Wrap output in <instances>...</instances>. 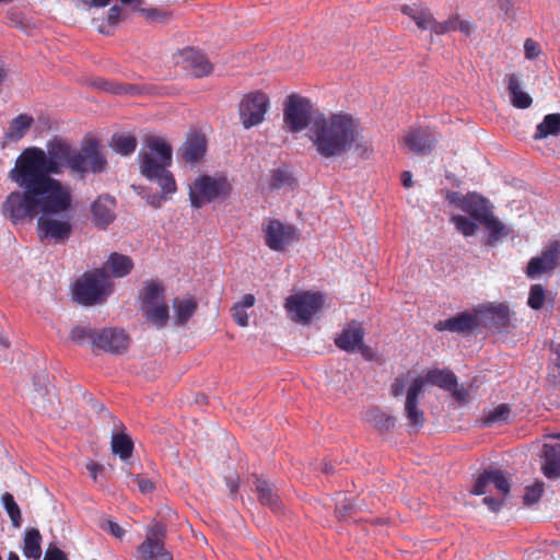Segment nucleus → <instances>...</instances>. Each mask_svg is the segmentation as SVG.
<instances>
[{"label":"nucleus","mask_w":560,"mask_h":560,"mask_svg":"<svg viewBox=\"0 0 560 560\" xmlns=\"http://www.w3.org/2000/svg\"><path fill=\"white\" fill-rule=\"evenodd\" d=\"M73 153L74 148L60 137L50 139L46 150L24 149L9 173L21 191H12L5 198L1 208L3 217L16 224L33 217L38 208L45 213L70 211L71 189L52 175L62 174L65 168L71 171Z\"/></svg>","instance_id":"nucleus-1"},{"label":"nucleus","mask_w":560,"mask_h":560,"mask_svg":"<svg viewBox=\"0 0 560 560\" xmlns=\"http://www.w3.org/2000/svg\"><path fill=\"white\" fill-rule=\"evenodd\" d=\"M359 131V122L351 114H318L313 118L307 137L320 158L336 160L348 154L358 139Z\"/></svg>","instance_id":"nucleus-2"},{"label":"nucleus","mask_w":560,"mask_h":560,"mask_svg":"<svg viewBox=\"0 0 560 560\" xmlns=\"http://www.w3.org/2000/svg\"><path fill=\"white\" fill-rule=\"evenodd\" d=\"M138 160L141 174L149 180H155L163 196L176 191L175 178L167 170L173 161V150L168 142L161 137H148Z\"/></svg>","instance_id":"nucleus-3"},{"label":"nucleus","mask_w":560,"mask_h":560,"mask_svg":"<svg viewBox=\"0 0 560 560\" xmlns=\"http://www.w3.org/2000/svg\"><path fill=\"white\" fill-rule=\"evenodd\" d=\"M406 392L404 415L407 420L409 433H418L425 423V413L420 408V399L424 393L422 382H410L406 389L405 377H396L390 385V394L394 397L401 396Z\"/></svg>","instance_id":"nucleus-4"},{"label":"nucleus","mask_w":560,"mask_h":560,"mask_svg":"<svg viewBox=\"0 0 560 560\" xmlns=\"http://www.w3.org/2000/svg\"><path fill=\"white\" fill-rule=\"evenodd\" d=\"M232 192V185L224 175H199L189 187L191 207L200 209L215 200H224Z\"/></svg>","instance_id":"nucleus-5"},{"label":"nucleus","mask_w":560,"mask_h":560,"mask_svg":"<svg viewBox=\"0 0 560 560\" xmlns=\"http://www.w3.org/2000/svg\"><path fill=\"white\" fill-rule=\"evenodd\" d=\"M107 164V159L100 141L95 138H90L84 140L80 149L74 148L70 173L83 179L89 173H104Z\"/></svg>","instance_id":"nucleus-6"},{"label":"nucleus","mask_w":560,"mask_h":560,"mask_svg":"<svg viewBox=\"0 0 560 560\" xmlns=\"http://www.w3.org/2000/svg\"><path fill=\"white\" fill-rule=\"evenodd\" d=\"M324 303L323 293L303 291L288 296L283 306L292 322L307 325L320 312Z\"/></svg>","instance_id":"nucleus-7"},{"label":"nucleus","mask_w":560,"mask_h":560,"mask_svg":"<svg viewBox=\"0 0 560 560\" xmlns=\"http://www.w3.org/2000/svg\"><path fill=\"white\" fill-rule=\"evenodd\" d=\"M112 291L108 277L103 270L85 272L74 287V296L83 305L100 303Z\"/></svg>","instance_id":"nucleus-8"},{"label":"nucleus","mask_w":560,"mask_h":560,"mask_svg":"<svg viewBox=\"0 0 560 560\" xmlns=\"http://www.w3.org/2000/svg\"><path fill=\"white\" fill-rule=\"evenodd\" d=\"M38 212L43 213L37 221V229L40 238L51 240L55 244L67 243L73 229L72 217L67 214L68 211L45 213L40 208H38L33 217H27L26 219L35 218Z\"/></svg>","instance_id":"nucleus-9"},{"label":"nucleus","mask_w":560,"mask_h":560,"mask_svg":"<svg viewBox=\"0 0 560 560\" xmlns=\"http://www.w3.org/2000/svg\"><path fill=\"white\" fill-rule=\"evenodd\" d=\"M313 105L311 101L299 94L288 96L283 109V122L288 131L298 133L311 126Z\"/></svg>","instance_id":"nucleus-10"},{"label":"nucleus","mask_w":560,"mask_h":560,"mask_svg":"<svg viewBox=\"0 0 560 560\" xmlns=\"http://www.w3.org/2000/svg\"><path fill=\"white\" fill-rule=\"evenodd\" d=\"M270 101L266 93H246L238 104L240 120L245 129L260 125L269 109Z\"/></svg>","instance_id":"nucleus-11"},{"label":"nucleus","mask_w":560,"mask_h":560,"mask_svg":"<svg viewBox=\"0 0 560 560\" xmlns=\"http://www.w3.org/2000/svg\"><path fill=\"white\" fill-rule=\"evenodd\" d=\"M166 527L156 522L147 532L145 539L137 548L138 560H173V556L165 549Z\"/></svg>","instance_id":"nucleus-12"},{"label":"nucleus","mask_w":560,"mask_h":560,"mask_svg":"<svg viewBox=\"0 0 560 560\" xmlns=\"http://www.w3.org/2000/svg\"><path fill=\"white\" fill-rule=\"evenodd\" d=\"M265 244L275 252H283L288 246L299 241L296 228L285 224L278 219L268 220L262 224Z\"/></svg>","instance_id":"nucleus-13"},{"label":"nucleus","mask_w":560,"mask_h":560,"mask_svg":"<svg viewBox=\"0 0 560 560\" xmlns=\"http://www.w3.org/2000/svg\"><path fill=\"white\" fill-rule=\"evenodd\" d=\"M560 266V241H553L527 264L526 276L530 279L549 273Z\"/></svg>","instance_id":"nucleus-14"},{"label":"nucleus","mask_w":560,"mask_h":560,"mask_svg":"<svg viewBox=\"0 0 560 560\" xmlns=\"http://www.w3.org/2000/svg\"><path fill=\"white\" fill-rule=\"evenodd\" d=\"M129 347V337L122 329H97L93 339V350H102L113 354H121Z\"/></svg>","instance_id":"nucleus-15"},{"label":"nucleus","mask_w":560,"mask_h":560,"mask_svg":"<svg viewBox=\"0 0 560 560\" xmlns=\"http://www.w3.org/2000/svg\"><path fill=\"white\" fill-rule=\"evenodd\" d=\"M479 318V325L493 327L495 329H506L511 325V312L505 304L480 305L476 308Z\"/></svg>","instance_id":"nucleus-16"},{"label":"nucleus","mask_w":560,"mask_h":560,"mask_svg":"<svg viewBox=\"0 0 560 560\" xmlns=\"http://www.w3.org/2000/svg\"><path fill=\"white\" fill-rule=\"evenodd\" d=\"M364 330L362 325L357 322H351L335 338V345L347 352H354L361 350L362 354L366 358L369 349L363 346Z\"/></svg>","instance_id":"nucleus-17"},{"label":"nucleus","mask_w":560,"mask_h":560,"mask_svg":"<svg viewBox=\"0 0 560 560\" xmlns=\"http://www.w3.org/2000/svg\"><path fill=\"white\" fill-rule=\"evenodd\" d=\"M493 485L498 489L502 497L509 494L511 483L503 471L499 469L485 470L476 479L472 490L470 491L475 495H482L488 492V487Z\"/></svg>","instance_id":"nucleus-18"},{"label":"nucleus","mask_w":560,"mask_h":560,"mask_svg":"<svg viewBox=\"0 0 560 560\" xmlns=\"http://www.w3.org/2000/svg\"><path fill=\"white\" fill-rule=\"evenodd\" d=\"M207 152L206 136L199 131L187 133L186 140L178 150L179 158L187 163H197L203 159Z\"/></svg>","instance_id":"nucleus-19"},{"label":"nucleus","mask_w":560,"mask_h":560,"mask_svg":"<svg viewBox=\"0 0 560 560\" xmlns=\"http://www.w3.org/2000/svg\"><path fill=\"white\" fill-rule=\"evenodd\" d=\"M479 326V318L477 313L468 312L459 313L447 319L439 320L435 323L434 328L438 331H451L456 334H468Z\"/></svg>","instance_id":"nucleus-20"},{"label":"nucleus","mask_w":560,"mask_h":560,"mask_svg":"<svg viewBox=\"0 0 560 560\" xmlns=\"http://www.w3.org/2000/svg\"><path fill=\"white\" fill-rule=\"evenodd\" d=\"M555 442L545 443L542 446L541 471L548 479L560 478V434L552 436Z\"/></svg>","instance_id":"nucleus-21"},{"label":"nucleus","mask_w":560,"mask_h":560,"mask_svg":"<svg viewBox=\"0 0 560 560\" xmlns=\"http://www.w3.org/2000/svg\"><path fill=\"white\" fill-rule=\"evenodd\" d=\"M116 200L109 195L98 196L91 205L93 222L97 228H107L116 218Z\"/></svg>","instance_id":"nucleus-22"},{"label":"nucleus","mask_w":560,"mask_h":560,"mask_svg":"<svg viewBox=\"0 0 560 560\" xmlns=\"http://www.w3.org/2000/svg\"><path fill=\"white\" fill-rule=\"evenodd\" d=\"M184 68L195 78L209 75L213 67L208 58L200 51L187 48L182 51Z\"/></svg>","instance_id":"nucleus-23"},{"label":"nucleus","mask_w":560,"mask_h":560,"mask_svg":"<svg viewBox=\"0 0 560 560\" xmlns=\"http://www.w3.org/2000/svg\"><path fill=\"white\" fill-rule=\"evenodd\" d=\"M92 85L101 91L119 96H137L147 92V89L143 85L125 83L104 78L95 79L92 82Z\"/></svg>","instance_id":"nucleus-24"},{"label":"nucleus","mask_w":560,"mask_h":560,"mask_svg":"<svg viewBox=\"0 0 560 560\" xmlns=\"http://www.w3.org/2000/svg\"><path fill=\"white\" fill-rule=\"evenodd\" d=\"M402 142L410 151L416 154L424 155L432 151L434 139L423 129H415L404 136Z\"/></svg>","instance_id":"nucleus-25"},{"label":"nucleus","mask_w":560,"mask_h":560,"mask_svg":"<svg viewBox=\"0 0 560 560\" xmlns=\"http://www.w3.org/2000/svg\"><path fill=\"white\" fill-rule=\"evenodd\" d=\"M456 377L455 373L448 369H430L423 376H417L411 382L421 381L423 392L427 384L447 390L451 385H455Z\"/></svg>","instance_id":"nucleus-26"},{"label":"nucleus","mask_w":560,"mask_h":560,"mask_svg":"<svg viewBox=\"0 0 560 560\" xmlns=\"http://www.w3.org/2000/svg\"><path fill=\"white\" fill-rule=\"evenodd\" d=\"M34 124V118L27 114H20L13 118L3 135V145L19 142L28 132Z\"/></svg>","instance_id":"nucleus-27"},{"label":"nucleus","mask_w":560,"mask_h":560,"mask_svg":"<svg viewBox=\"0 0 560 560\" xmlns=\"http://www.w3.org/2000/svg\"><path fill=\"white\" fill-rule=\"evenodd\" d=\"M460 210L468 213L479 223L482 220H486L488 214L491 212L488 201L477 194L466 195V200L463 201Z\"/></svg>","instance_id":"nucleus-28"},{"label":"nucleus","mask_w":560,"mask_h":560,"mask_svg":"<svg viewBox=\"0 0 560 560\" xmlns=\"http://www.w3.org/2000/svg\"><path fill=\"white\" fill-rule=\"evenodd\" d=\"M254 485L258 495V500L262 505L268 506L275 513H279L282 511L281 500L279 495L273 492L268 481L259 477H256Z\"/></svg>","instance_id":"nucleus-29"},{"label":"nucleus","mask_w":560,"mask_h":560,"mask_svg":"<svg viewBox=\"0 0 560 560\" xmlns=\"http://www.w3.org/2000/svg\"><path fill=\"white\" fill-rule=\"evenodd\" d=\"M401 12L409 16L418 28L433 33L435 19L430 10L406 4L401 7Z\"/></svg>","instance_id":"nucleus-30"},{"label":"nucleus","mask_w":560,"mask_h":560,"mask_svg":"<svg viewBox=\"0 0 560 560\" xmlns=\"http://www.w3.org/2000/svg\"><path fill=\"white\" fill-rule=\"evenodd\" d=\"M508 92L514 107L520 109L530 107L533 100L527 93L522 91L521 82L516 74L508 75Z\"/></svg>","instance_id":"nucleus-31"},{"label":"nucleus","mask_w":560,"mask_h":560,"mask_svg":"<svg viewBox=\"0 0 560 560\" xmlns=\"http://www.w3.org/2000/svg\"><path fill=\"white\" fill-rule=\"evenodd\" d=\"M42 535L37 528L26 529L23 542V555L33 560L42 557Z\"/></svg>","instance_id":"nucleus-32"},{"label":"nucleus","mask_w":560,"mask_h":560,"mask_svg":"<svg viewBox=\"0 0 560 560\" xmlns=\"http://www.w3.org/2000/svg\"><path fill=\"white\" fill-rule=\"evenodd\" d=\"M163 293L164 288L160 283L153 280L147 281L139 293L142 303L141 308L164 302Z\"/></svg>","instance_id":"nucleus-33"},{"label":"nucleus","mask_w":560,"mask_h":560,"mask_svg":"<svg viewBox=\"0 0 560 560\" xmlns=\"http://www.w3.org/2000/svg\"><path fill=\"white\" fill-rule=\"evenodd\" d=\"M560 133V114H548L542 121L537 125L534 138L536 140L545 139L549 136H558Z\"/></svg>","instance_id":"nucleus-34"},{"label":"nucleus","mask_w":560,"mask_h":560,"mask_svg":"<svg viewBox=\"0 0 560 560\" xmlns=\"http://www.w3.org/2000/svg\"><path fill=\"white\" fill-rule=\"evenodd\" d=\"M142 312L148 322L153 324L156 328H162L168 320V306L165 302L147 306Z\"/></svg>","instance_id":"nucleus-35"},{"label":"nucleus","mask_w":560,"mask_h":560,"mask_svg":"<svg viewBox=\"0 0 560 560\" xmlns=\"http://www.w3.org/2000/svg\"><path fill=\"white\" fill-rule=\"evenodd\" d=\"M176 325L185 324L197 311V302L189 299H175L173 302Z\"/></svg>","instance_id":"nucleus-36"},{"label":"nucleus","mask_w":560,"mask_h":560,"mask_svg":"<svg viewBox=\"0 0 560 560\" xmlns=\"http://www.w3.org/2000/svg\"><path fill=\"white\" fill-rule=\"evenodd\" d=\"M138 145L137 138L129 133H116L112 137V149L121 155L132 154Z\"/></svg>","instance_id":"nucleus-37"},{"label":"nucleus","mask_w":560,"mask_h":560,"mask_svg":"<svg viewBox=\"0 0 560 560\" xmlns=\"http://www.w3.org/2000/svg\"><path fill=\"white\" fill-rule=\"evenodd\" d=\"M112 451L121 460H127L133 452V442L127 433H116L112 436Z\"/></svg>","instance_id":"nucleus-38"},{"label":"nucleus","mask_w":560,"mask_h":560,"mask_svg":"<svg viewBox=\"0 0 560 560\" xmlns=\"http://www.w3.org/2000/svg\"><path fill=\"white\" fill-rule=\"evenodd\" d=\"M511 415V407L508 404H500L495 408L485 412L479 420L481 427H490L492 424H502L508 422Z\"/></svg>","instance_id":"nucleus-39"},{"label":"nucleus","mask_w":560,"mask_h":560,"mask_svg":"<svg viewBox=\"0 0 560 560\" xmlns=\"http://www.w3.org/2000/svg\"><path fill=\"white\" fill-rule=\"evenodd\" d=\"M107 265L113 276L117 278L127 276L133 268L132 259L118 253H113L109 256Z\"/></svg>","instance_id":"nucleus-40"},{"label":"nucleus","mask_w":560,"mask_h":560,"mask_svg":"<svg viewBox=\"0 0 560 560\" xmlns=\"http://www.w3.org/2000/svg\"><path fill=\"white\" fill-rule=\"evenodd\" d=\"M357 504L350 498L342 497L336 503L335 514L340 521H350L354 518Z\"/></svg>","instance_id":"nucleus-41"},{"label":"nucleus","mask_w":560,"mask_h":560,"mask_svg":"<svg viewBox=\"0 0 560 560\" xmlns=\"http://www.w3.org/2000/svg\"><path fill=\"white\" fill-rule=\"evenodd\" d=\"M1 500H2L3 508L5 509L8 515L11 520L12 525L14 527H20L21 523H22L21 510H20L19 505L16 504V502L14 501L13 495L9 492H4L2 494Z\"/></svg>","instance_id":"nucleus-42"},{"label":"nucleus","mask_w":560,"mask_h":560,"mask_svg":"<svg viewBox=\"0 0 560 560\" xmlns=\"http://www.w3.org/2000/svg\"><path fill=\"white\" fill-rule=\"evenodd\" d=\"M480 223L483 224L490 233V238L488 242L489 244L506 235L505 226L503 225L502 222H500L497 218L493 217L492 212H490L486 220H482Z\"/></svg>","instance_id":"nucleus-43"},{"label":"nucleus","mask_w":560,"mask_h":560,"mask_svg":"<svg viewBox=\"0 0 560 560\" xmlns=\"http://www.w3.org/2000/svg\"><path fill=\"white\" fill-rule=\"evenodd\" d=\"M97 329H92L88 326H75L70 331V339L75 343H91L93 347V339L96 336Z\"/></svg>","instance_id":"nucleus-44"},{"label":"nucleus","mask_w":560,"mask_h":560,"mask_svg":"<svg viewBox=\"0 0 560 560\" xmlns=\"http://www.w3.org/2000/svg\"><path fill=\"white\" fill-rule=\"evenodd\" d=\"M451 221L455 224V228L465 236H472L478 230L477 224L472 220L460 214L453 215Z\"/></svg>","instance_id":"nucleus-45"},{"label":"nucleus","mask_w":560,"mask_h":560,"mask_svg":"<svg viewBox=\"0 0 560 560\" xmlns=\"http://www.w3.org/2000/svg\"><path fill=\"white\" fill-rule=\"evenodd\" d=\"M546 291L541 284H533L529 290L527 304L533 310H540L545 303Z\"/></svg>","instance_id":"nucleus-46"},{"label":"nucleus","mask_w":560,"mask_h":560,"mask_svg":"<svg viewBox=\"0 0 560 560\" xmlns=\"http://www.w3.org/2000/svg\"><path fill=\"white\" fill-rule=\"evenodd\" d=\"M544 493V482L537 481L533 486L526 487L523 497L524 504L530 506L537 503Z\"/></svg>","instance_id":"nucleus-47"},{"label":"nucleus","mask_w":560,"mask_h":560,"mask_svg":"<svg viewBox=\"0 0 560 560\" xmlns=\"http://www.w3.org/2000/svg\"><path fill=\"white\" fill-rule=\"evenodd\" d=\"M364 420L381 432L385 429V415L378 408L368 409L364 413Z\"/></svg>","instance_id":"nucleus-48"},{"label":"nucleus","mask_w":560,"mask_h":560,"mask_svg":"<svg viewBox=\"0 0 560 560\" xmlns=\"http://www.w3.org/2000/svg\"><path fill=\"white\" fill-rule=\"evenodd\" d=\"M290 180V175L285 171L278 168L271 172L269 187L271 189H280L285 185H289Z\"/></svg>","instance_id":"nucleus-49"},{"label":"nucleus","mask_w":560,"mask_h":560,"mask_svg":"<svg viewBox=\"0 0 560 560\" xmlns=\"http://www.w3.org/2000/svg\"><path fill=\"white\" fill-rule=\"evenodd\" d=\"M458 16H451L444 22H438L435 20L433 33L436 35H443L457 30Z\"/></svg>","instance_id":"nucleus-50"},{"label":"nucleus","mask_w":560,"mask_h":560,"mask_svg":"<svg viewBox=\"0 0 560 560\" xmlns=\"http://www.w3.org/2000/svg\"><path fill=\"white\" fill-rule=\"evenodd\" d=\"M135 480L138 485L139 491L143 494L151 493L155 489L154 482L151 479L145 478L143 475H136Z\"/></svg>","instance_id":"nucleus-51"},{"label":"nucleus","mask_w":560,"mask_h":560,"mask_svg":"<svg viewBox=\"0 0 560 560\" xmlns=\"http://www.w3.org/2000/svg\"><path fill=\"white\" fill-rule=\"evenodd\" d=\"M233 317L236 324L241 327L248 326V314L245 308H243L242 305H234L233 308Z\"/></svg>","instance_id":"nucleus-52"},{"label":"nucleus","mask_w":560,"mask_h":560,"mask_svg":"<svg viewBox=\"0 0 560 560\" xmlns=\"http://www.w3.org/2000/svg\"><path fill=\"white\" fill-rule=\"evenodd\" d=\"M524 52L527 59H534L540 54V46L532 38H527L524 44Z\"/></svg>","instance_id":"nucleus-53"},{"label":"nucleus","mask_w":560,"mask_h":560,"mask_svg":"<svg viewBox=\"0 0 560 560\" xmlns=\"http://www.w3.org/2000/svg\"><path fill=\"white\" fill-rule=\"evenodd\" d=\"M44 560H69L66 553L56 545L50 544L45 552Z\"/></svg>","instance_id":"nucleus-54"},{"label":"nucleus","mask_w":560,"mask_h":560,"mask_svg":"<svg viewBox=\"0 0 560 560\" xmlns=\"http://www.w3.org/2000/svg\"><path fill=\"white\" fill-rule=\"evenodd\" d=\"M447 392L459 402H466L468 392L464 387H459L457 377L455 378V385H451Z\"/></svg>","instance_id":"nucleus-55"},{"label":"nucleus","mask_w":560,"mask_h":560,"mask_svg":"<svg viewBox=\"0 0 560 560\" xmlns=\"http://www.w3.org/2000/svg\"><path fill=\"white\" fill-rule=\"evenodd\" d=\"M103 528L116 538L121 539L125 536V529L114 521H107V526H103Z\"/></svg>","instance_id":"nucleus-56"},{"label":"nucleus","mask_w":560,"mask_h":560,"mask_svg":"<svg viewBox=\"0 0 560 560\" xmlns=\"http://www.w3.org/2000/svg\"><path fill=\"white\" fill-rule=\"evenodd\" d=\"M122 15V9L119 5H113L108 11V23L116 25L120 22Z\"/></svg>","instance_id":"nucleus-57"},{"label":"nucleus","mask_w":560,"mask_h":560,"mask_svg":"<svg viewBox=\"0 0 560 560\" xmlns=\"http://www.w3.org/2000/svg\"><path fill=\"white\" fill-rule=\"evenodd\" d=\"M482 501L492 512H498L503 505V499H497L493 497H485Z\"/></svg>","instance_id":"nucleus-58"},{"label":"nucleus","mask_w":560,"mask_h":560,"mask_svg":"<svg viewBox=\"0 0 560 560\" xmlns=\"http://www.w3.org/2000/svg\"><path fill=\"white\" fill-rule=\"evenodd\" d=\"M446 198L451 203L455 205L458 209H460L463 201L466 200V196H463L456 191L448 192Z\"/></svg>","instance_id":"nucleus-59"},{"label":"nucleus","mask_w":560,"mask_h":560,"mask_svg":"<svg viewBox=\"0 0 560 560\" xmlns=\"http://www.w3.org/2000/svg\"><path fill=\"white\" fill-rule=\"evenodd\" d=\"M255 304V296L253 294H245L240 303L236 305H242L243 308H249Z\"/></svg>","instance_id":"nucleus-60"},{"label":"nucleus","mask_w":560,"mask_h":560,"mask_svg":"<svg viewBox=\"0 0 560 560\" xmlns=\"http://www.w3.org/2000/svg\"><path fill=\"white\" fill-rule=\"evenodd\" d=\"M457 30L468 36L471 33L472 27L468 21H462L458 19Z\"/></svg>","instance_id":"nucleus-61"},{"label":"nucleus","mask_w":560,"mask_h":560,"mask_svg":"<svg viewBox=\"0 0 560 560\" xmlns=\"http://www.w3.org/2000/svg\"><path fill=\"white\" fill-rule=\"evenodd\" d=\"M499 5H500V9L506 15H510L513 12V2H512V0H500Z\"/></svg>","instance_id":"nucleus-62"},{"label":"nucleus","mask_w":560,"mask_h":560,"mask_svg":"<svg viewBox=\"0 0 560 560\" xmlns=\"http://www.w3.org/2000/svg\"><path fill=\"white\" fill-rule=\"evenodd\" d=\"M401 183L406 188H410L412 185V174L409 171H405L401 174Z\"/></svg>","instance_id":"nucleus-63"},{"label":"nucleus","mask_w":560,"mask_h":560,"mask_svg":"<svg viewBox=\"0 0 560 560\" xmlns=\"http://www.w3.org/2000/svg\"><path fill=\"white\" fill-rule=\"evenodd\" d=\"M552 352L555 353V364L560 369V345H557L552 348Z\"/></svg>","instance_id":"nucleus-64"}]
</instances>
